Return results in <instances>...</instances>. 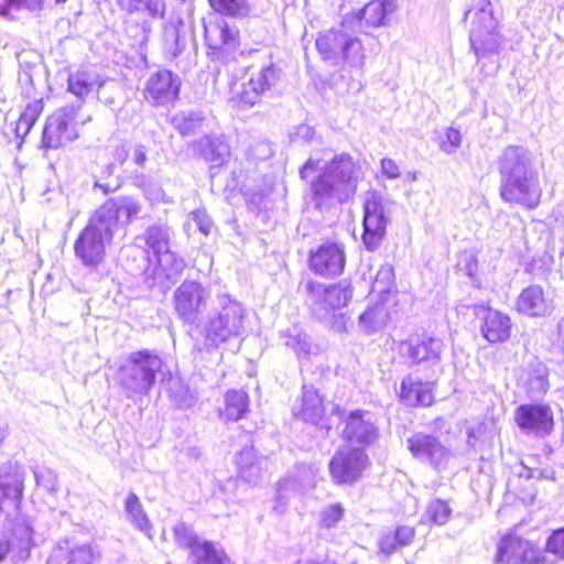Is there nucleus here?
<instances>
[{
	"label": "nucleus",
	"instance_id": "f257e3e1",
	"mask_svg": "<svg viewBox=\"0 0 564 564\" xmlns=\"http://www.w3.org/2000/svg\"><path fill=\"white\" fill-rule=\"evenodd\" d=\"M174 312L188 327V334L203 337L206 348H216L243 330L245 308L226 293L212 296L196 280H184L173 293Z\"/></svg>",
	"mask_w": 564,
	"mask_h": 564
},
{
	"label": "nucleus",
	"instance_id": "f03ea898",
	"mask_svg": "<svg viewBox=\"0 0 564 564\" xmlns=\"http://www.w3.org/2000/svg\"><path fill=\"white\" fill-rule=\"evenodd\" d=\"M496 165L502 200L523 209H535L541 202L542 186L534 154L523 145H507Z\"/></svg>",
	"mask_w": 564,
	"mask_h": 564
},
{
	"label": "nucleus",
	"instance_id": "7ed1b4c3",
	"mask_svg": "<svg viewBox=\"0 0 564 564\" xmlns=\"http://www.w3.org/2000/svg\"><path fill=\"white\" fill-rule=\"evenodd\" d=\"M313 171L319 172L317 177L311 181L312 192L318 200L316 205L329 198L344 203L356 193V166L350 155L340 154L323 166L319 160L310 158L301 167L300 175L306 180Z\"/></svg>",
	"mask_w": 564,
	"mask_h": 564
},
{
	"label": "nucleus",
	"instance_id": "20e7f679",
	"mask_svg": "<svg viewBox=\"0 0 564 564\" xmlns=\"http://www.w3.org/2000/svg\"><path fill=\"white\" fill-rule=\"evenodd\" d=\"M164 361L153 350L130 352L116 371V381L128 399L147 395L154 387L158 376L163 375Z\"/></svg>",
	"mask_w": 564,
	"mask_h": 564
},
{
	"label": "nucleus",
	"instance_id": "39448f33",
	"mask_svg": "<svg viewBox=\"0 0 564 564\" xmlns=\"http://www.w3.org/2000/svg\"><path fill=\"white\" fill-rule=\"evenodd\" d=\"M350 19L345 17L337 29L319 33L315 45L322 58L330 65L340 64L349 68L360 69L365 64V48L361 40L356 36Z\"/></svg>",
	"mask_w": 564,
	"mask_h": 564
},
{
	"label": "nucleus",
	"instance_id": "423d86ee",
	"mask_svg": "<svg viewBox=\"0 0 564 564\" xmlns=\"http://www.w3.org/2000/svg\"><path fill=\"white\" fill-rule=\"evenodd\" d=\"M115 232L93 214L74 242V253L83 267L99 279L107 275L106 246L110 245Z\"/></svg>",
	"mask_w": 564,
	"mask_h": 564
},
{
	"label": "nucleus",
	"instance_id": "0eeeda50",
	"mask_svg": "<svg viewBox=\"0 0 564 564\" xmlns=\"http://www.w3.org/2000/svg\"><path fill=\"white\" fill-rule=\"evenodd\" d=\"M398 350L408 367H417L427 379H436L445 350L443 339L427 334L410 335L399 343Z\"/></svg>",
	"mask_w": 564,
	"mask_h": 564
},
{
	"label": "nucleus",
	"instance_id": "6e6552de",
	"mask_svg": "<svg viewBox=\"0 0 564 564\" xmlns=\"http://www.w3.org/2000/svg\"><path fill=\"white\" fill-rule=\"evenodd\" d=\"M205 40L213 61L223 64L238 63L260 55L256 48L245 50L240 46L239 30L221 20L205 26Z\"/></svg>",
	"mask_w": 564,
	"mask_h": 564
},
{
	"label": "nucleus",
	"instance_id": "1a4fd4ad",
	"mask_svg": "<svg viewBox=\"0 0 564 564\" xmlns=\"http://www.w3.org/2000/svg\"><path fill=\"white\" fill-rule=\"evenodd\" d=\"M281 76L282 68L270 62L259 70L252 72L248 80L242 82L239 89L234 90L230 101L240 110H249L272 95Z\"/></svg>",
	"mask_w": 564,
	"mask_h": 564
},
{
	"label": "nucleus",
	"instance_id": "9d476101",
	"mask_svg": "<svg viewBox=\"0 0 564 564\" xmlns=\"http://www.w3.org/2000/svg\"><path fill=\"white\" fill-rule=\"evenodd\" d=\"M173 538L180 549L188 551V564H226L228 561L219 543L199 536L186 522L174 525Z\"/></svg>",
	"mask_w": 564,
	"mask_h": 564
},
{
	"label": "nucleus",
	"instance_id": "9b49d317",
	"mask_svg": "<svg viewBox=\"0 0 564 564\" xmlns=\"http://www.w3.org/2000/svg\"><path fill=\"white\" fill-rule=\"evenodd\" d=\"M391 203L376 191H367L364 195L362 242L368 251H376L387 234L390 223Z\"/></svg>",
	"mask_w": 564,
	"mask_h": 564
},
{
	"label": "nucleus",
	"instance_id": "f8f14e48",
	"mask_svg": "<svg viewBox=\"0 0 564 564\" xmlns=\"http://www.w3.org/2000/svg\"><path fill=\"white\" fill-rule=\"evenodd\" d=\"M80 109V102H73L53 112L43 128L42 148L55 150L75 141L78 138L76 118Z\"/></svg>",
	"mask_w": 564,
	"mask_h": 564
},
{
	"label": "nucleus",
	"instance_id": "ddd939ff",
	"mask_svg": "<svg viewBox=\"0 0 564 564\" xmlns=\"http://www.w3.org/2000/svg\"><path fill=\"white\" fill-rule=\"evenodd\" d=\"M341 430L343 440L349 444V448H366L372 446L379 440V426L375 414L362 409L343 412Z\"/></svg>",
	"mask_w": 564,
	"mask_h": 564
},
{
	"label": "nucleus",
	"instance_id": "4468645a",
	"mask_svg": "<svg viewBox=\"0 0 564 564\" xmlns=\"http://www.w3.org/2000/svg\"><path fill=\"white\" fill-rule=\"evenodd\" d=\"M26 470L19 463H7L0 467V518L21 511L24 497Z\"/></svg>",
	"mask_w": 564,
	"mask_h": 564
},
{
	"label": "nucleus",
	"instance_id": "2eb2a0df",
	"mask_svg": "<svg viewBox=\"0 0 564 564\" xmlns=\"http://www.w3.org/2000/svg\"><path fill=\"white\" fill-rule=\"evenodd\" d=\"M406 447L415 459L437 471L446 469L452 457L451 449L433 434L414 433L406 438Z\"/></svg>",
	"mask_w": 564,
	"mask_h": 564
},
{
	"label": "nucleus",
	"instance_id": "dca6fc26",
	"mask_svg": "<svg viewBox=\"0 0 564 564\" xmlns=\"http://www.w3.org/2000/svg\"><path fill=\"white\" fill-rule=\"evenodd\" d=\"M470 47L477 57V64L485 76L494 75L499 69V56L506 46V39L497 30L489 32H470Z\"/></svg>",
	"mask_w": 564,
	"mask_h": 564
},
{
	"label": "nucleus",
	"instance_id": "f3484780",
	"mask_svg": "<svg viewBox=\"0 0 564 564\" xmlns=\"http://www.w3.org/2000/svg\"><path fill=\"white\" fill-rule=\"evenodd\" d=\"M369 463L368 454L361 448L338 451L329 462V474L336 484L351 485L361 477Z\"/></svg>",
	"mask_w": 564,
	"mask_h": 564
},
{
	"label": "nucleus",
	"instance_id": "a211bd4d",
	"mask_svg": "<svg viewBox=\"0 0 564 564\" xmlns=\"http://www.w3.org/2000/svg\"><path fill=\"white\" fill-rule=\"evenodd\" d=\"M141 212L142 204L137 197L122 195L106 200L94 214L116 234Z\"/></svg>",
	"mask_w": 564,
	"mask_h": 564
},
{
	"label": "nucleus",
	"instance_id": "6ab92c4d",
	"mask_svg": "<svg viewBox=\"0 0 564 564\" xmlns=\"http://www.w3.org/2000/svg\"><path fill=\"white\" fill-rule=\"evenodd\" d=\"M518 427L527 435L545 437L553 431V411L544 403L521 404L514 410Z\"/></svg>",
	"mask_w": 564,
	"mask_h": 564
},
{
	"label": "nucleus",
	"instance_id": "aec40b11",
	"mask_svg": "<svg viewBox=\"0 0 564 564\" xmlns=\"http://www.w3.org/2000/svg\"><path fill=\"white\" fill-rule=\"evenodd\" d=\"M346 263L344 249L328 242L311 251L308 267L312 272L324 278H335L343 273Z\"/></svg>",
	"mask_w": 564,
	"mask_h": 564
},
{
	"label": "nucleus",
	"instance_id": "412c9836",
	"mask_svg": "<svg viewBox=\"0 0 564 564\" xmlns=\"http://www.w3.org/2000/svg\"><path fill=\"white\" fill-rule=\"evenodd\" d=\"M181 89L180 77L169 69L153 73L145 85V98L155 106H164L178 98Z\"/></svg>",
	"mask_w": 564,
	"mask_h": 564
},
{
	"label": "nucleus",
	"instance_id": "4be33fe9",
	"mask_svg": "<svg viewBox=\"0 0 564 564\" xmlns=\"http://www.w3.org/2000/svg\"><path fill=\"white\" fill-rule=\"evenodd\" d=\"M475 313L481 318L480 332L486 340L496 344L509 339L511 319L507 314L485 305L476 306Z\"/></svg>",
	"mask_w": 564,
	"mask_h": 564
},
{
	"label": "nucleus",
	"instance_id": "5701e85b",
	"mask_svg": "<svg viewBox=\"0 0 564 564\" xmlns=\"http://www.w3.org/2000/svg\"><path fill=\"white\" fill-rule=\"evenodd\" d=\"M516 306L520 314L529 317H546L555 308L553 299L538 284L523 289L517 299Z\"/></svg>",
	"mask_w": 564,
	"mask_h": 564
},
{
	"label": "nucleus",
	"instance_id": "b1692460",
	"mask_svg": "<svg viewBox=\"0 0 564 564\" xmlns=\"http://www.w3.org/2000/svg\"><path fill=\"white\" fill-rule=\"evenodd\" d=\"M100 557L97 545L90 543L69 544L68 541L59 542L53 549L47 564H94Z\"/></svg>",
	"mask_w": 564,
	"mask_h": 564
},
{
	"label": "nucleus",
	"instance_id": "393cba45",
	"mask_svg": "<svg viewBox=\"0 0 564 564\" xmlns=\"http://www.w3.org/2000/svg\"><path fill=\"white\" fill-rule=\"evenodd\" d=\"M395 9L394 0H372L356 14L348 17L351 25L368 34L370 28H378L386 23L389 13Z\"/></svg>",
	"mask_w": 564,
	"mask_h": 564
},
{
	"label": "nucleus",
	"instance_id": "a878e982",
	"mask_svg": "<svg viewBox=\"0 0 564 564\" xmlns=\"http://www.w3.org/2000/svg\"><path fill=\"white\" fill-rule=\"evenodd\" d=\"M196 148L198 154L209 164L212 178L229 161L230 147L220 137L205 135L197 141Z\"/></svg>",
	"mask_w": 564,
	"mask_h": 564
},
{
	"label": "nucleus",
	"instance_id": "bb28decb",
	"mask_svg": "<svg viewBox=\"0 0 564 564\" xmlns=\"http://www.w3.org/2000/svg\"><path fill=\"white\" fill-rule=\"evenodd\" d=\"M518 380L531 399L540 398L550 388L549 368L544 362L534 358L522 368Z\"/></svg>",
	"mask_w": 564,
	"mask_h": 564
},
{
	"label": "nucleus",
	"instance_id": "cd10ccee",
	"mask_svg": "<svg viewBox=\"0 0 564 564\" xmlns=\"http://www.w3.org/2000/svg\"><path fill=\"white\" fill-rule=\"evenodd\" d=\"M533 558V549L529 541L507 535L498 544L494 564H529Z\"/></svg>",
	"mask_w": 564,
	"mask_h": 564
},
{
	"label": "nucleus",
	"instance_id": "c85d7f7f",
	"mask_svg": "<svg viewBox=\"0 0 564 564\" xmlns=\"http://www.w3.org/2000/svg\"><path fill=\"white\" fill-rule=\"evenodd\" d=\"M424 379L408 375L400 384V398L410 406H429L433 403V394L430 384L436 379Z\"/></svg>",
	"mask_w": 564,
	"mask_h": 564
},
{
	"label": "nucleus",
	"instance_id": "c756f323",
	"mask_svg": "<svg viewBox=\"0 0 564 564\" xmlns=\"http://www.w3.org/2000/svg\"><path fill=\"white\" fill-rule=\"evenodd\" d=\"M305 303L310 307L313 316L319 321L329 318L334 313L328 306V295L326 284L307 280L302 284Z\"/></svg>",
	"mask_w": 564,
	"mask_h": 564
},
{
	"label": "nucleus",
	"instance_id": "7c9ffc66",
	"mask_svg": "<svg viewBox=\"0 0 564 564\" xmlns=\"http://www.w3.org/2000/svg\"><path fill=\"white\" fill-rule=\"evenodd\" d=\"M236 464L239 477L248 484L256 485L262 476L263 465L267 462L265 458L257 456L253 446H245L236 455Z\"/></svg>",
	"mask_w": 564,
	"mask_h": 564
},
{
	"label": "nucleus",
	"instance_id": "2f4dec72",
	"mask_svg": "<svg viewBox=\"0 0 564 564\" xmlns=\"http://www.w3.org/2000/svg\"><path fill=\"white\" fill-rule=\"evenodd\" d=\"M471 17L470 32H489L498 29V18L495 15V7L490 0H476L473 9L465 12L464 18Z\"/></svg>",
	"mask_w": 564,
	"mask_h": 564
},
{
	"label": "nucleus",
	"instance_id": "473e14b6",
	"mask_svg": "<svg viewBox=\"0 0 564 564\" xmlns=\"http://www.w3.org/2000/svg\"><path fill=\"white\" fill-rule=\"evenodd\" d=\"M325 410L322 398L312 386H303L301 409L294 412L296 416L305 422L317 424L323 417Z\"/></svg>",
	"mask_w": 564,
	"mask_h": 564
},
{
	"label": "nucleus",
	"instance_id": "72a5a7b5",
	"mask_svg": "<svg viewBox=\"0 0 564 564\" xmlns=\"http://www.w3.org/2000/svg\"><path fill=\"white\" fill-rule=\"evenodd\" d=\"M124 512L128 521L148 538L152 539V524L144 511L140 498L134 492H129L124 500Z\"/></svg>",
	"mask_w": 564,
	"mask_h": 564
},
{
	"label": "nucleus",
	"instance_id": "f704fd0d",
	"mask_svg": "<svg viewBox=\"0 0 564 564\" xmlns=\"http://www.w3.org/2000/svg\"><path fill=\"white\" fill-rule=\"evenodd\" d=\"M141 259L148 263L142 272L143 283L150 289H158L161 293H165L175 283L174 279H169L166 271L158 263L154 267L150 264L149 253L145 250H139Z\"/></svg>",
	"mask_w": 564,
	"mask_h": 564
},
{
	"label": "nucleus",
	"instance_id": "c9c22d12",
	"mask_svg": "<svg viewBox=\"0 0 564 564\" xmlns=\"http://www.w3.org/2000/svg\"><path fill=\"white\" fill-rule=\"evenodd\" d=\"M117 3L128 14H145L151 19H162L165 14L164 0H117Z\"/></svg>",
	"mask_w": 564,
	"mask_h": 564
},
{
	"label": "nucleus",
	"instance_id": "e433bc0d",
	"mask_svg": "<svg viewBox=\"0 0 564 564\" xmlns=\"http://www.w3.org/2000/svg\"><path fill=\"white\" fill-rule=\"evenodd\" d=\"M389 321V312L384 304H376L368 307L359 316L358 326L367 335L381 332Z\"/></svg>",
	"mask_w": 564,
	"mask_h": 564
},
{
	"label": "nucleus",
	"instance_id": "4c0bfd02",
	"mask_svg": "<svg viewBox=\"0 0 564 564\" xmlns=\"http://www.w3.org/2000/svg\"><path fill=\"white\" fill-rule=\"evenodd\" d=\"M205 120L202 110H182L173 116L172 126L183 137L194 135Z\"/></svg>",
	"mask_w": 564,
	"mask_h": 564
},
{
	"label": "nucleus",
	"instance_id": "58836bf2",
	"mask_svg": "<svg viewBox=\"0 0 564 564\" xmlns=\"http://www.w3.org/2000/svg\"><path fill=\"white\" fill-rule=\"evenodd\" d=\"M138 239L143 240L155 256L170 249L171 228L162 224L152 225Z\"/></svg>",
	"mask_w": 564,
	"mask_h": 564
},
{
	"label": "nucleus",
	"instance_id": "ea45409f",
	"mask_svg": "<svg viewBox=\"0 0 564 564\" xmlns=\"http://www.w3.org/2000/svg\"><path fill=\"white\" fill-rule=\"evenodd\" d=\"M97 83V76L86 70L69 73L67 78L68 91L75 95L83 105L85 98L93 91Z\"/></svg>",
	"mask_w": 564,
	"mask_h": 564
},
{
	"label": "nucleus",
	"instance_id": "a19ab883",
	"mask_svg": "<svg viewBox=\"0 0 564 564\" xmlns=\"http://www.w3.org/2000/svg\"><path fill=\"white\" fill-rule=\"evenodd\" d=\"M249 410V397L241 390L228 391L225 395V410L223 415L230 421H238Z\"/></svg>",
	"mask_w": 564,
	"mask_h": 564
},
{
	"label": "nucleus",
	"instance_id": "79ce46f5",
	"mask_svg": "<svg viewBox=\"0 0 564 564\" xmlns=\"http://www.w3.org/2000/svg\"><path fill=\"white\" fill-rule=\"evenodd\" d=\"M13 8L24 9L35 15H41L46 9L52 10L53 6L50 0H4L0 3V15L12 20L11 10Z\"/></svg>",
	"mask_w": 564,
	"mask_h": 564
},
{
	"label": "nucleus",
	"instance_id": "37998d69",
	"mask_svg": "<svg viewBox=\"0 0 564 564\" xmlns=\"http://www.w3.org/2000/svg\"><path fill=\"white\" fill-rule=\"evenodd\" d=\"M210 8L223 17L243 19L251 12L248 0H208Z\"/></svg>",
	"mask_w": 564,
	"mask_h": 564
},
{
	"label": "nucleus",
	"instance_id": "c03bdc74",
	"mask_svg": "<svg viewBox=\"0 0 564 564\" xmlns=\"http://www.w3.org/2000/svg\"><path fill=\"white\" fill-rule=\"evenodd\" d=\"M3 525L4 530L21 543V547L29 545L33 530L20 511L7 517Z\"/></svg>",
	"mask_w": 564,
	"mask_h": 564
},
{
	"label": "nucleus",
	"instance_id": "a18cd8bd",
	"mask_svg": "<svg viewBox=\"0 0 564 564\" xmlns=\"http://www.w3.org/2000/svg\"><path fill=\"white\" fill-rule=\"evenodd\" d=\"M318 468L315 464L301 463L295 467V474L286 479L291 480V488L294 490H308L316 485Z\"/></svg>",
	"mask_w": 564,
	"mask_h": 564
},
{
	"label": "nucleus",
	"instance_id": "49530a36",
	"mask_svg": "<svg viewBox=\"0 0 564 564\" xmlns=\"http://www.w3.org/2000/svg\"><path fill=\"white\" fill-rule=\"evenodd\" d=\"M326 292L328 295V306L332 307L333 313L336 310L347 306L354 294L352 286L347 281H341L336 284H326Z\"/></svg>",
	"mask_w": 564,
	"mask_h": 564
},
{
	"label": "nucleus",
	"instance_id": "de8ad7c7",
	"mask_svg": "<svg viewBox=\"0 0 564 564\" xmlns=\"http://www.w3.org/2000/svg\"><path fill=\"white\" fill-rule=\"evenodd\" d=\"M43 110L42 100H33L26 105L17 122V137L23 139L31 131Z\"/></svg>",
	"mask_w": 564,
	"mask_h": 564
},
{
	"label": "nucleus",
	"instance_id": "09e8293b",
	"mask_svg": "<svg viewBox=\"0 0 564 564\" xmlns=\"http://www.w3.org/2000/svg\"><path fill=\"white\" fill-rule=\"evenodd\" d=\"M155 258L161 268L166 271L167 278L174 279L175 281L186 267L185 260L171 249L155 254Z\"/></svg>",
	"mask_w": 564,
	"mask_h": 564
},
{
	"label": "nucleus",
	"instance_id": "8fccbe9b",
	"mask_svg": "<svg viewBox=\"0 0 564 564\" xmlns=\"http://www.w3.org/2000/svg\"><path fill=\"white\" fill-rule=\"evenodd\" d=\"M166 37V53L171 58L178 57L185 46H186V36L185 34H181L177 28H171L165 32Z\"/></svg>",
	"mask_w": 564,
	"mask_h": 564
},
{
	"label": "nucleus",
	"instance_id": "3c124183",
	"mask_svg": "<svg viewBox=\"0 0 564 564\" xmlns=\"http://www.w3.org/2000/svg\"><path fill=\"white\" fill-rule=\"evenodd\" d=\"M451 508L447 503L441 499H436L430 502L426 509V517L430 521L435 524H445L451 517Z\"/></svg>",
	"mask_w": 564,
	"mask_h": 564
},
{
	"label": "nucleus",
	"instance_id": "603ef678",
	"mask_svg": "<svg viewBox=\"0 0 564 564\" xmlns=\"http://www.w3.org/2000/svg\"><path fill=\"white\" fill-rule=\"evenodd\" d=\"M394 283V271L392 265L382 264L377 271L373 282L372 289L379 293H384L390 291L391 286Z\"/></svg>",
	"mask_w": 564,
	"mask_h": 564
},
{
	"label": "nucleus",
	"instance_id": "864d4df0",
	"mask_svg": "<svg viewBox=\"0 0 564 564\" xmlns=\"http://www.w3.org/2000/svg\"><path fill=\"white\" fill-rule=\"evenodd\" d=\"M35 482L37 486L43 487L48 492L57 491V475L51 468H40L33 471Z\"/></svg>",
	"mask_w": 564,
	"mask_h": 564
},
{
	"label": "nucleus",
	"instance_id": "5fc2aeb1",
	"mask_svg": "<svg viewBox=\"0 0 564 564\" xmlns=\"http://www.w3.org/2000/svg\"><path fill=\"white\" fill-rule=\"evenodd\" d=\"M344 508L340 503H334L321 511V525L325 529L334 528L343 518Z\"/></svg>",
	"mask_w": 564,
	"mask_h": 564
},
{
	"label": "nucleus",
	"instance_id": "6e6d98bb",
	"mask_svg": "<svg viewBox=\"0 0 564 564\" xmlns=\"http://www.w3.org/2000/svg\"><path fill=\"white\" fill-rule=\"evenodd\" d=\"M462 134L459 130L455 128H448L445 132V139L440 143V148L447 154H453L460 147Z\"/></svg>",
	"mask_w": 564,
	"mask_h": 564
},
{
	"label": "nucleus",
	"instance_id": "4d7b16f0",
	"mask_svg": "<svg viewBox=\"0 0 564 564\" xmlns=\"http://www.w3.org/2000/svg\"><path fill=\"white\" fill-rule=\"evenodd\" d=\"M290 489H292L290 479H283L278 482L275 505L273 507V510L278 514L284 513V511L286 509L288 500H289L288 492Z\"/></svg>",
	"mask_w": 564,
	"mask_h": 564
},
{
	"label": "nucleus",
	"instance_id": "13d9d810",
	"mask_svg": "<svg viewBox=\"0 0 564 564\" xmlns=\"http://www.w3.org/2000/svg\"><path fill=\"white\" fill-rule=\"evenodd\" d=\"M189 221H193L196 228L205 236H208L213 228L214 223L205 210L196 209L191 213Z\"/></svg>",
	"mask_w": 564,
	"mask_h": 564
},
{
	"label": "nucleus",
	"instance_id": "bf43d9fd",
	"mask_svg": "<svg viewBox=\"0 0 564 564\" xmlns=\"http://www.w3.org/2000/svg\"><path fill=\"white\" fill-rule=\"evenodd\" d=\"M545 549L547 552L564 558V528L554 531L549 536Z\"/></svg>",
	"mask_w": 564,
	"mask_h": 564
},
{
	"label": "nucleus",
	"instance_id": "052dcab7",
	"mask_svg": "<svg viewBox=\"0 0 564 564\" xmlns=\"http://www.w3.org/2000/svg\"><path fill=\"white\" fill-rule=\"evenodd\" d=\"M273 154L271 144L267 141H259L250 145L249 155L256 161L271 158Z\"/></svg>",
	"mask_w": 564,
	"mask_h": 564
},
{
	"label": "nucleus",
	"instance_id": "680f3d73",
	"mask_svg": "<svg viewBox=\"0 0 564 564\" xmlns=\"http://www.w3.org/2000/svg\"><path fill=\"white\" fill-rule=\"evenodd\" d=\"M399 547L393 532L383 533L379 539L380 553L389 557Z\"/></svg>",
	"mask_w": 564,
	"mask_h": 564
},
{
	"label": "nucleus",
	"instance_id": "e2e57ef3",
	"mask_svg": "<svg viewBox=\"0 0 564 564\" xmlns=\"http://www.w3.org/2000/svg\"><path fill=\"white\" fill-rule=\"evenodd\" d=\"M393 534L397 539L398 545L403 547L412 543L415 536V530L410 525H399Z\"/></svg>",
	"mask_w": 564,
	"mask_h": 564
},
{
	"label": "nucleus",
	"instance_id": "0e129e2a",
	"mask_svg": "<svg viewBox=\"0 0 564 564\" xmlns=\"http://www.w3.org/2000/svg\"><path fill=\"white\" fill-rule=\"evenodd\" d=\"M120 187L121 182L119 181V177L112 180V182L94 181L93 192L96 193L97 191H100L102 195H109L111 193L117 192Z\"/></svg>",
	"mask_w": 564,
	"mask_h": 564
},
{
	"label": "nucleus",
	"instance_id": "69168bd1",
	"mask_svg": "<svg viewBox=\"0 0 564 564\" xmlns=\"http://www.w3.org/2000/svg\"><path fill=\"white\" fill-rule=\"evenodd\" d=\"M381 171L382 174L390 180H394L400 176L399 166L392 159L384 158L381 160Z\"/></svg>",
	"mask_w": 564,
	"mask_h": 564
},
{
	"label": "nucleus",
	"instance_id": "338daca9",
	"mask_svg": "<svg viewBox=\"0 0 564 564\" xmlns=\"http://www.w3.org/2000/svg\"><path fill=\"white\" fill-rule=\"evenodd\" d=\"M132 159L135 165L143 167L148 161V148L144 144H135Z\"/></svg>",
	"mask_w": 564,
	"mask_h": 564
},
{
	"label": "nucleus",
	"instance_id": "774afa93",
	"mask_svg": "<svg viewBox=\"0 0 564 564\" xmlns=\"http://www.w3.org/2000/svg\"><path fill=\"white\" fill-rule=\"evenodd\" d=\"M312 347L313 345L310 341L308 337L305 334H303L299 340V345H296L293 350L301 358L308 356L312 352Z\"/></svg>",
	"mask_w": 564,
	"mask_h": 564
}]
</instances>
